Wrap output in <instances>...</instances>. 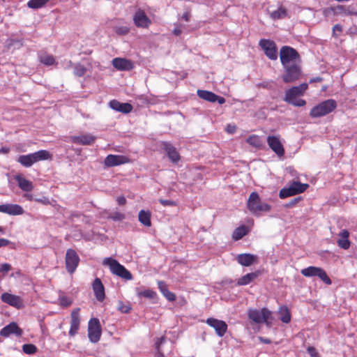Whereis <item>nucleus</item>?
<instances>
[{"instance_id": "f257e3e1", "label": "nucleus", "mask_w": 357, "mask_h": 357, "mask_svg": "<svg viewBox=\"0 0 357 357\" xmlns=\"http://www.w3.org/2000/svg\"><path fill=\"white\" fill-rule=\"evenodd\" d=\"M307 88L308 84L306 83H303L298 86L290 88L285 91L284 100L286 102L296 107H303L305 105L306 101L303 99L298 98V97L303 95Z\"/></svg>"}, {"instance_id": "f03ea898", "label": "nucleus", "mask_w": 357, "mask_h": 357, "mask_svg": "<svg viewBox=\"0 0 357 357\" xmlns=\"http://www.w3.org/2000/svg\"><path fill=\"white\" fill-rule=\"evenodd\" d=\"M52 159V155L47 150H40L33 153L20 155L17 161L24 167H30L34 163Z\"/></svg>"}, {"instance_id": "7ed1b4c3", "label": "nucleus", "mask_w": 357, "mask_h": 357, "mask_svg": "<svg viewBox=\"0 0 357 357\" xmlns=\"http://www.w3.org/2000/svg\"><path fill=\"white\" fill-rule=\"evenodd\" d=\"M248 209L255 215H261L263 212H268L271 206L263 202L257 192H252L247 202Z\"/></svg>"}, {"instance_id": "20e7f679", "label": "nucleus", "mask_w": 357, "mask_h": 357, "mask_svg": "<svg viewBox=\"0 0 357 357\" xmlns=\"http://www.w3.org/2000/svg\"><path fill=\"white\" fill-rule=\"evenodd\" d=\"M309 188V184L302 183L298 180L289 181L279 192L281 199H285L304 192Z\"/></svg>"}, {"instance_id": "39448f33", "label": "nucleus", "mask_w": 357, "mask_h": 357, "mask_svg": "<svg viewBox=\"0 0 357 357\" xmlns=\"http://www.w3.org/2000/svg\"><path fill=\"white\" fill-rule=\"evenodd\" d=\"M248 316L250 319L256 324H265L267 327L272 326V312L266 307H263L260 310L257 309H249Z\"/></svg>"}, {"instance_id": "423d86ee", "label": "nucleus", "mask_w": 357, "mask_h": 357, "mask_svg": "<svg viewBox=\"0 0 357 357\" xmlns=\"http://www.w3.org/2000/svg\"><path fill=\"white\" fill-rule=\"evenodd\" d=\"M104 266L109 267L111 273L117 275L126 280H132V275L127 270L123 265H121L117 260L112 257H106L102 261Z\"/></svg>"}, {"instance_id": "0eeeda50", "label": "nucleus", "mask_w": 357, "mask_h": 357, "mask_svg": "<svg viewBox=\"0 0 357 357\" xmlns=\"http://www.w3.org/2000/svg\"><path fill=\"white\" fill-rule=\"evenodd\" d=\"M337 106V102L333 99L324 100L311 109L310 116L312 118L324 116L333 112Z\"/></svg>"}, {"instance_id": "6e6552de", "label": "nucleus", "mask_w": 357, "mask_h": 357, "mask_svg": "<svg viewBox=\"0 0 357 357\" xmlns=\"http://www.w3.org/2000/svg\"><path fill=\"white\" fill-rule=\"evenodd\" d=\"M280 58L282 66L301 63L298 52L290 46H283L280 51Z\"/></svg>"}, {"instance_id": "1a4fd4ad", "label": "nucleus", "mask_w": 357, "mask_h": 357, "mask_svg": "<svg viewBox=\"0 0 357 357\" xmlns=\"http://www.w3.org/2000/svg\"><path fill=\"white\" fill-rule=\"evenodd\" d=\"M282 66L284 68L282 80L284 83H291L300 79L302 74L300 63Z\"/></svg>"}, {"instance_id": "9d476101", "label": "nucleus", "mask_w": 357, "mask_h": 357, "mask_svg": "<svg viewBox=\"0 0 357 357\" xmlns=\"http://www.w3.org/2000/svg\"><path fill=\"white\" fill-rule=\"evenodd\" d=\"M301 273L303 275L308 278L317 276L326 284L329 285L332 283L331 280L322 268L308 266L307 268H303Z\"/></svg>"}, {"instance_id": "9b49d317", "label": "nucleus", "mask_w": 357, "mask_h": 357, "mask_svg": "<svg viewBox=\"0 0 357 357\" xmlns=\"http://www.w3.org/2000/svg\"><path fill=\"white\" fill-rule=\"evenodd\" d=\"M259 45L269 59L276 60L278 59V48L273 40L270 39H261L259 42Z\"/></svg>"}, {"instance_id": "f8f14e48", "label": "nucleus", "mask_w": 357, "mask_h": 357, "mask_svg": "<svg viewBox=\"0 0 357 357\" xmlns=\"http://www.w3.org/2000/svg\"><path fill=\"white\" fill-rule=\"evenodd\" d=\"M79 257L73 249H68L65 257V264L66 271L73 274L77 269L79 263Z\"/></svg>"}, {"instance_id": "ddd939ff", "label": "nucleus", "mask_w": 357, "mask_h": 357, "mask_svg": "<svg viewBox=\"0 0 357 357\" xmlns=\"http://www.w3.org/2000/svg\"><path fill=\"white\" fill-rule=\"evenodd\" d=\"M88 337L91 342H98L101 337V328L99 319L91 318L88 325Z\"/></svg>"}, {"instance_id": "4468645a", "label": "nucleus", "mask_w": 357, "mask_h": 357, "mask_svg": "<svg viewBox=\"0 0 357 357\" xmlns=\"http://www.w3.org/2000/svg\"><path fill=\"white\" fill-rule=\"evenodd\" d=\"M161 149L164 150L169 160L173 163H178L181 156L176 148L169 142L162 141L160 143Z\"/></svg>"}, {"instance_id": "2eb2a0df", "label": "nucleus", "mask_w": 357, "mask_h": 357, "mask_svg": "<svg viewBox=\"0 0 357 357\" xmlns=\"http://www.w3.org/2000/svg\"><path fill=\"white\" fill-rule=\"evenodd\" d=\"M134 24L138 28L147 29L151 24V19L142 9L136 10L133 15Z\"/></svg>"}, {"instance_id": "dca6fc26", "label": "nucleus", "mask_w": 357, "mask_h": 357, "mask_svg": "<svg viewBox=\"0 0 357 357\" xmlns=\"http://www.w3.org/2000/svg\"><path fill=\"white\" fill-rule=\"evenodd\" d=\"M206 323L213 328H214L218 336L222 337L225 335L227 331V324L222 320L215 318H208Z\"/></svg>"}, {"instance_id": "f3484780", "label": "nucleus", "mask_w": 357, "mask_h": 357, "mask_svg": "<svg viewBox=\"0 0 357 357\" xmlns=\"http://www.w3.org/2000/svg\"><path fill=\"white\" fill-rule=\"evenodd\" d=\"M172 347L173 343L172 342H167L165 337H161L155 342V349L158 353V356L165 357L166 354L171 352Z\"/></svg>"}, {"instance_id": "a211bd4d", "label": "nucleus", "mask_w": 357, "mask_h": 357, "mask_svg": "<svg viewBox=\"0 0 357 357\" xmlns=\"http://www.w3.org/2000/svg\"><path fill=\"white\" fill-rule=\"evenodd\" d=\"M129 162L130 159L127 156L109 154L105 158L104 164L106 167H111L128 163Z\"/></svg>"}, {"instance_id": "6ab92c4d", "label": "nucleus", "mask_w": 357, "mask_h": 357, "mask_svg": "<svg viewBox=\"0 0 357 357\" xmlns=\"http://www.w3.org/2000/svg\"><path fill=\"white\" fill-rule=\"evenodd\" d=\"M1 299L3 303L17 309H20L23 307L22 299L19 296L6 292L1 294Z\"/></svg>"}, {"instance_id": "aec40b11", "label": "nucleus", "mask_w": 357, "mask_h": 357, "mask_svg": "<svg viewBox=\"0 0 357 357\" xmlns=\"http://www.w3.org/2000/svg\"><path fill=\"white\" fill-rule=\"evenodd\" d=\"M267 143L269 147L277 154V155L279 157L284 155V149L280 142L279 136H268L267 137Z\"/></svg>"}, {"instance_id": "412c9836", "label": "nucleus", "mask_w": 357, "mask_h": 357, "mask_svg": "<svg viewBox=\"0 0 357 357\" xmlns=\"http://www.w3.org/2000/svg\"><path fill=\"white\" fill-rule=\"evenodd\" d=\"M112 66L118 70H130L134 68L133 63L125 58H114L112 61Z\"/></svg>"}, {"instance_id": "4be33fe9", "label": "nucleus", "mask_w": 357, "mask_h": 357, "mask_svg": "<svg viewBox=\"0 0 357 357\" xmlns=\"http://www.w3.org/2000/svg\"><path fill=\"white\" fill-rule=\"evenodd\" d=\"M96 137L91 134L87 133L78 136H71L70 142L79 145H91L96 141Z\"/></svg>"}, {"instance_id": "5701e85b", "label": "nucleus", "mask_w": 357, "mask_h": 357, "mask_svg": "<svg viewBox=\"0 0 357 357\" xmlns=\"http://www.w3.org/2000/svg\"><path fill=\"white\" fill-rule=\"evenodd\" d=\"M24 212L23 208L18 204H5L0 205V213L10 215H22Z\"/></svg>"}, {"instance_id": "b1692460", "label": "nucleus", "mask_w": 357, "mask_h": 357, "mask_svg": "<svg viewBox=\"0 0 357 357\" xmlns=\"http://www.w3.org/2000/svg\"><path fill=\"white\" fill-rule=\"evenodd\" d=\"M79 308L74 309L70 314V328L68 332L69 335L74 336L77 334L80 324V318H79Z\"/></svg>"}, {"instance_id": "393cba45", "label": "nucleus", "mask_w": 357, "mask_h": 357, "mask_svg": "<svg viewBox=\"0 0 357 357\" xmlns=\"http://www.w3.org/2000/svg\"><path fill=\"white\" fill-rule=\"evenodd\" d=\"M109 105L113 110L123 114H128L133 109L131 104L128 102H120L117 100H111L109 102Z\"/></svg>"}, {"instance_id": "a878e982", "label": "nucleus", "mask_w": 357, "mask_h": 357, "mask_svg": "<svg viewBox=\"0 0 357 357\" xmlns=\"http://www.w3.org/2000/svg\"><path fill=\"white\" fill-rule=\"evenodd\" d=\"M12 334L18 337L22 335V330L20 328L15 322L10 323L8 325L4 326L0 331V335L5 337H8Z\"/></svg>"}, {"instance_id": "bb28decb", "label": "nucleus", "mask_w": 357, "mask_h": 357, "mask_svg": "<svg viewBox=\"0 0 357 357\" xmlns=\"http://www.w3.org/2000/svg\"><path fill=\"white\" fill-rule=\"evenodd\" d=\"M92 288L93 291L94 292V295L96 296V298L98 301H103V300L105 298V287L100 280V278H96L93 283H92Z\"/></svg>"}, {"instance_id": "cd10ccee", "label": "nucleus", "mask_w": 357, "mask_h": 357, "mask_svg": "<svg viewBox=\"0 0 357 357\" xmlns=\"http://www.w3.org/2000/svg\"><path fill=\"white\" fill-rule=\"evenodd\" d=\"M339 238L337 241V245L342 249L347 250L350 247V241L349 240V232L347 229H342L337 234Z\"/></svg>"}, {"instance_id": "c85d7f7f", "label": "nucleus", "mask_w": 357, "mask_h": 357, "mask_svg": "<svg viewBox=\"0 0 357 357\" xmlns=\"http://www.w3.org/2000/svg\"><path fill=\"white\" fill-rule=\"evenodd\" d=\"M236 260L241 265L249 266L257 260V256L249 253L240 254L237 256Z\"/></svg>"}, {"instance_id": "c756f323", "label": "nucleus", "mask_w": 357, "mask_h": 357, "mask_svg": "<svg viewBox=\"0 0 357 357\" xmlns=\"http://www.w3.org/2000/svg\"><path fill=\"white\" fill-rule=\"evenodd\" d=\"M19 188L25 192H31L33 190V183L22 176H17L15 178Z\"/></svg>"}, {"instance_id": "7c9ffc66", "label": "nucleus", "mask_w": 357, "mask_h": 357, "mask_svg": "<svg viewBox=\"0 0 357 357\" xmlns=\"http://www.w3.org/2000/svg\"><path fill=\"white\" fill-rule=\"evenodd\" d=\"M280 320L284 324H289L291 321V316L289 310L286 305L280 306L277 312Z\"/></svg>"}, {"instance_id": "2f4dec72", "label": "nucleus", "mask_w": 357, "mask_h": 357, "mask_svg": "<svg viewBox=\"0 0 357 357\" xmlns=\"http://www.w3.org/2000/svg\"><path fill=\"white\" fill-rule=\"evenodd\" d=\"M151 214L149 211L141 210L139 213L138 220L144 227H149L151 226Z\"/></svg>"}, {"instance_id": "473e14b6", "label": "nucleus", "mask_w": 357, "mask_h": 357, "mask_svg": "<svg viewBox=\"0 0 357 357\" xmlns=\"http://www.w3.org/2000/svg\"><path fill=\"white\" fill-rule=\"evenodd\" d=\"M135 291H136L137 297L139 298L144 297L146 298L154 300L157 298L156 292L150 289L140 290L139 288H136Z\"/></svg>"}, {"instance_id": "72a5a7b5", "label": "nucleus", "mask_w": 357, "mask_h": 357, "mask_svg": "<svg viewBox=\"0 0 357 357\" xmlns=\"http://www.w3.org/2000/svg\"><path fill=\"white\" fill-rule=\"evenodd\" d=\"M258 273H248L238 280L237 284L239 286L247 285L258 277Z\"/></svg>"}, {"instance_id": "f704fd0d", "label": "nucleus", "mask_w": 357, "mask_h": 357, "mask_svg": "<svg viewBox=\"0 0 357 357\" xmlns=\"http://www.w3.org/2000/svg\"><path fill=\"white\" fill-rule=\"evenodd\" d=\"M197 96L206 101H208L210 102H215V98H216V94L206 90H198L197 91Z\"/></svg>"}, {"instance_id": "c9c22d12", "label": "nucleus", "mask_w": 357, "mask_h": 357, "mask_svg": "<svg viewBox=\"0 0 357 357\" xmlns=\"http://www.w3.org/2000/svg\"><path fill=\"white\" fill-rule=\"evenodd\" d=\"M38 58L40 62L45 66H52L55 63L54 57L46 52H40L38 54Z\"/></svg>"}, {"instance_id": "e433bc0d", "label": "nucleus", "mask_w": 357, "mask_h": 357, "mask_svg": "<svg viewBox=\"0 0 357 357\" xmlns=\"http://www.w3.org/2000/svg\"><path fill=\"white\" fill-rule=\"evenodd\" d=\"M248 233V228L244 225H241L234 229L232 234V238L234 241H238L245 236Z\"/></svg>"}, {"instance_id": "4c0bfd02", "label": "nucleus", "mask_w": 357, "mask_h": 357, "mask_svg": "<svg viewBox=\"0 0 357 357\" xmlns=\"http://www.w3.org/2000/svg\"><path fill=\"white\" fill-rule=\"evenodd\" d=\"M271 17L273 20L283 19L287 17V10L283 6H280L271 13Z\"/></svg>"}, {"instance_id": "58836bf2", "label": "nucleus", "mask_w": 357, "mask_h": 357, "mask_svg": "<svg viewBox=\"0 0 357 357\" xmlns=\"http://www.w3.org/2000/svg\"><path fill=\"white\" fill-rule=\"evenodd\" d=\"M50 0H29L27 6L33 9H38L45 6Z\"/></svg>"}, {"instance_id": "ea45409f", "label": "nucleus", "mask_w": 357, "mask_h": 357, "mask_svg": "<svg viewBox=\"0 0 357 357\" xmlns=\"http://www.w3.org/2000/svg\"><path fill=\"white\" fill-rule=\"evenodd\" d=\"M130 27L127 25H118L114 27L115 33L119 36H125L130 31Z\"/></svg>"}, {"instance_id": "a19ab883", "label": "nucleus", "mask_w": 357, "mask_h": 357, "mask_svg": "<svg viewBox=\"0 0 357 357\" xmlns=\"http://www.w3.org/2000/svg\"><path fill=\"white\" fill-rule=\"evenodd\" d=\"M247 142L256 148H259L262 144L260 138L257 135L250 136L247 139Z\"/></svg>"}, {"instance_id": "79ce46f5", "label": "nucleus", "mask_w": 357, "mask_h": 357, "mask_svg": "<svg viewBox=\"0 0 357 357\" xmlns=\"http://www.w3.org/2000/svg\"><path fill=\"white\" fill-rule=\"evenodd\" d=\"M23 351L26 354H34L37 351V347L32 344H25L22 346Z\"/></svg>"}, {"instance_id": "37998d69", "label": "nucleus", "mask_w": 357, "mask_h": 357, "mask_svg": "<svg viewBox=\"0 0 357 357\" xmlns=\"http://www.w3.org/2000/svg\"><path fill=\"white\" fill-rule=\"evenodd\" d=\"M86 71V68L79 63H77L74 66V74L76 76L82 77L85 74Z\"/></svg>"}, {"instance_id": "c03bdc74", "label": "nucleus", "mask_w": 357, "mask_h": 357, "mask_svg": "<svg viewBox=\"0 0 357 357\" xmlns=\"http://www.w3.org/2000/svg\"><path fill=\"white\" fill-rule=\"evenodd\" d=\"M118 310L123 313H128L131 310L130 305L125 304L122 301H119Z\"/></svg>"}, {"instance_id": "a18cd8bd", "label": "nucleus", "mask_w": 357, "mask_h": 357, "mask_svg": "<svg viewBox=\"0 0 357 357\" xmlns=\"http://www.w3.org/2000/svg\"><path fill=\"white\" fill-rule=\"evenodd\" d=\"M110 218L114 221H121L125 218V215L120 212H114L110 215Z\"/></svg>"}, {"instance_id": "49530a36", "label": "nucleus", "mask_w": 357, "mask_h": 357, "mask_svg": "<svg viewBox=\"0 0 357 357\" xmlns=\"http://www.w3.org/2000/svg\"><path fill=\"white\" fill-rule=\"evenodd\" d=\"M10 270H11V265L8 263L2 264L0 266V273H2L3 275L7 273Z\"/></svg>"}, {"instance_id": "de8ad7c7", "label": "nucleus", "mask_w": 357, "mask_h": 357, "mask_svg": "<svg viewBox=\"0 0 357 357\" xmlns=\"http://www.w3.org/2000/svg\"><path fill=\"white\" fill-rule=\"evenodd\" d=\"M159 202L164 206H176V202L173 200L162 199L159 200Z\"/></svg>"}, {"instance_id": "09e8293b", "label": "nucleus", "mask_w": 357, "mask_h": 357, "mask_svg": "<svg viewBox=\"0 0 357 357\" xmlns=\"http://www.w3.org/2000/svg\"><path fill=\"white\" fill-rule=\"evenodd\" d=\"M162 295L166 298V299L169 301H174L176 300V296L174 293L170 291H167L165 293H163Z\"/></svg>"}, {"instance_id": "8fccbe9b", "label": "nucleus", "mask_w": 357, "mask_h": 357, "mask_svg": "<svg viewBox=\"0 0 357 357\" xmlns=\"http://www.w3.org/2000/svg\"><path fill=\"white\" fill-rule=\"evenodd\" d=\"M158 286L162 294L169 290L166 283L163 281H158Z\"/></svg>"}, {"instance_id": "3c124183", "label": "nucleus", "mask_w": 357, "mask_h": 357, "mask_svg": "<svg viewBox=\"0 0 357 357\" xmlns=\"http://www.w3.org/2000/svg\"><path fill=\"white\" fill-rule=\"evenodd\" d=\"M158 286L162 294L169 290L166 283L163 281H158Z\"/></svg>"}, {"instance_id": "603ef678", "label": "nucleus", "mask_w": 357, "mask_h": 357, "mask_svg": "<svg viewBox=\"0 0 357 357\" xmlns=\"http://www.w3.org/2000/svg\"><path fill=\"white\" fill-rule=\"evenodd\" d=\"M342 31V26L340 24H335L333 27V36L335 38L338 36V34H337V32L341 33Z\"/></svg>"}, {"instance_id": "864d4df0", "label": "nucleus", "mask_w": 357, "mask_h": 357, "mask_svg": "<svg viewBox=\"0 0 357 357\" xmlns=\"http://www.w3.org/2000/svg\"><path fill=\"white\" fill-rule=\"evenodd\" d=\"M34 201L45 205L50 204V203L49 199L46 197H43L42 198H35Z\"/></svg>"}, {"instance_id": "5fc2aeb1", "label": "nucleus", "mask_w": 357, "mask_h": 357, "mask_svg": "<svg viewBox=\"0 0 357 357\" xmlns=\"http://www.w3.org/2000/svg\"><path fill=\"white\" fill-rule=\"evenodd\" d=\"M301 200V197H296L291 200L287 205V207H293L295 206L297 203H298Z\"/></svg>"}, {"instance_id": "6e6d98bb", "label": "nucleus", "mask_w": 357, "mask_h": 357, "mask_svg": "<svg viewBox=\"0 0 357 357\" xmlns=\"http://www.w3.org/2000/svg\"><path fill=\"white\" fill-rule=\"evenodd\" d=\"M10 243L11 242L9 240L0 238V248L8 246Z\"/></svg>"}, {"instance_id": "4d7b16f0", "label": "nucleus", "mask_w": 357, "mask_h": 357, "mask_svg": "<svg viewBox=\"0 0 357 357\" xmlns=\"http://www.w3.org/2000/svg\"><path fill=\"white\" fill-rule=\"evenodd\" d=\"M116 202L119 205H124L126 203V199L123 196H119L116 198Z\"/></svg>"}, {"instance_id": "13d9d810", "label": "nucleus", "mask_w": 357, "mask_h": 357, "mask_svg": "<svg viewBox=\"0 0 357 357\" xmlns=\"http://www.w3.org/2000/svg\"><path fill=\"white\" fill-rule=\"evenodd\" d=\"M61 303L62 305L68 306L70 304V302L68 300L67 298L63 297L61 298Z\"/></svg>"}, {"instance_id": "bf43d9fd", "label": "nucleus", "mask_w": 357, "mask_h": 357, "mask_svg": "<svg viewBox=\"0 0 357 357\" xmlns=\"http://www.w3.org/2000/svg\"><path fill=\"white\" fill-rule=\"evenodd\" d=\"M215 102H218L220 105H222L225 102V99L223 97L216 95Z\"/></svg>"}, {"instance_id": "052dcab7", "label": "nucleus", "mask_w": 357, "mask_h": 357, "mask_svg": "<svg viewBox=\"0 0 357 357\" xmlns=\"http://www.w3.org/2000/svg\"><path fill=\"white\" fill-rule=\"evenodd\" d=\"M307 351L311 356H314L317 354L316 349L312 347H310L307 349Z\"/></svg>"}, {"instance_id": "680f3d73", "label": "nucleus", "mask_w": 357, "mask_h": 357, "mask_svg": "<svg viewBox=\"0 0 357 357\" xmlns=\"http://www.w3.org/2000/svg\"><path fill=\"white\" fill-rule=\"evenodd\" d=\"M10 151V149L7 146H3L0 149V154H7Z\"/></svg>"}, {"instance_id": "e2e57ef3", "label": "nucleus", "mask_w": 357, "mask_h": 357, "mask_svg": "<svg viewBox=\"0 0 357 357\" xmlns=\"http://www.w3.org/2000/svg\"><path fill=\"white\" fill-rule=\"evenodd\" d=\"M259 339L261 342L264 343V344H270L271 342V341L269 339L265 338V337H259Z\"/></svg>"}, {"instance_id": "0e129e2a", "label": "nucleus", "mask_w": 357, "mask_h": 357, "mask_svg": "<svg viewBox=\"0 0 357 357\" xmlns=\"http://www.w3.org/2000/svg\"><path fill=\"white\" fill-rule=\"evenodd\" d=\"M173 33L176 36H179L181 33V29L180 27L177 26L173 30Z\"/></svg>"}, {"instance_id": "69168bd1", "label": "nucleus", "mask_w": 357, "mask_h": 357, "mask_svg": "<svg viewBox=\"0 0 357 357\" xmlns=\"http://www.w3.org/2000/svg\"><path fill=\"white\" fill-rule=\"evenodd\" d=\"M24 197H25L27 200H29V201H34V199H35L33 198V195L31 194H25L24 195Z\"/></svg>"}, {"instance_id": "338daca9", "label": "nucleus", "mask_w": 357, "mask_h": 357, "mask_svg": "<svg viewBox=\"0 0 357 357\" xmlns=\"http://www.w3.org/2000/svg\"><path fill=\"white\" fill-rule=\"evenodd\" d=\"M183 19H184L185 21H189V14L188 13H185L183 15Z\"/></svg>"}, {"instance_id": "774afa93", "label": "nucleus", "mask_w": 357, "mask_h": 357, "mask_svg": "<svg viewBox=\"0 0 357 357\" xmlns=\"http://www.w3.org/2000/svg\"><path fill=\"white\" fill-rule=\"evenodd\" d=\"M66 63H67L66 66V68H70L73 65L72 61L70 60L67 61Z\"/></svg>"}]
</instances>
